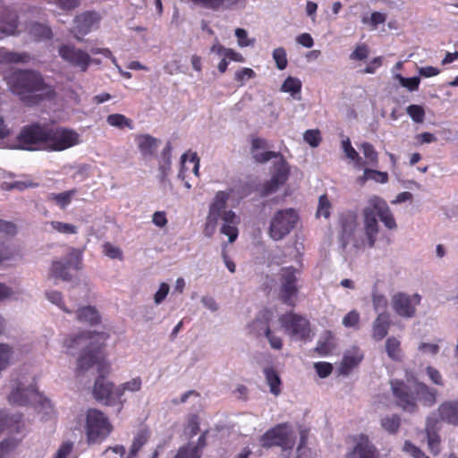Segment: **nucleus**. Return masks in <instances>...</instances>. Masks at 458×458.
Returning a JSON list of instances; mask_svg holds the SVG:
<instances>
[{
	"mask_svg": "<svg viewBox=\"0 0 458 458\" xmlns=\"http://www.w3.org/2000/svg\"><path fill=\"white\" fill-rule=\"evenodd\" d=\"M109 335L106 332L84 330L68 336L64 345L67 350L85 346L77 360L78 374L84 373L94 365L97 366L98 377L92 390L94 398L108 406L117 403L123 405L119 395L115 394L116 387L106 379L111 371V365L106 361L105 353L106 341Z\"/></svg>",
	"mask_w": 458,
	"mask_h": 458,
	"instance_id": "obj_1",
	"label": "nucleus"
},
{
	"mask_svg": "<svg viewBox=\"0 0 458 458\" xmlns=\"http://www.w3.org/2000/svg\"><path fill=\"white\" fill-rule=\"evenodd\" d=\"M7 84L12 92L30 106L55 95V89L45 82L42 74L31 69L14 71L8 76Z\"/></svg>",
	"mask_w": 458,
	"mask_h": 458,
	"instance_id": "obj_2",
	"label": "nucleus"
},
{
	"mask_svg": "<svg viewBox=\"0 0 458 458\" xmlns=\"http://www.w3.org/2000/svg\"><path fill=\"white\" fill-rule=\"evenodd\" d=\"M364 233L369 248H373L379 232L377 218L388 229L396 228L394 217L386 201L377 195L369 198L367 206L362 210Z\"/></svg>",
	"mask_w": 458,
	"mask_h": 458,
	"instance_id": "obj_3",
	"label": "nucleus"
},
{
	"mask_svg": "<svg viewBox=\"0 0 458 458\" xmlns=\"http://www.w3.org/2000/svg\"><path fill=\"white\" fill-rule=\"evenodd\" d=\"M259 444L266 449L277 446L282 451H292L296 444V435L289 422L278 423L259 437Z\"/></svg>",
	"mask_w": 458,
	"mask_h": 458,
	"instance_id": "obj_4",
	"label": "nucleus"
},
{
	"mask_svg": "<svg viewBox=\"0 0 458 458\" xmlns=\"http://www.w3.org/2000/svg\"><path fill=\"white\" fill-rule=\"evenodd\" d=\"M45 149L61 152L81 143L80 134L73 129L64 126H50L47 123Z\"/></svg>",
	"mask_w": 458,
	"mask_h": 458,
	"instance_id": "obj_5",
	"label": "nucleus"
},
{
	"mask_svg": "<svg viewBox=\"0 0 458 458\" xmlns=\"http://www.w3.org/2000/svg\"><path fill=\"white\" fill-rule=\"evenodd\" d=\"M86 437L89 444L101 443L112 432L108 418L98 409H89L86 415Z\"/></svg>",
	"mask_w": 458,
	"mask_h": 458,
	"instance_id": "obj_6",
	"label": "nucleus"
},
{
	"mask_svg": "<svg viewBox=\"0 0 458 458\" xmlns=\"http://www.w3.org/2000/svg\"><path fill=\"white\" fill-rule=\"evenodd\" d=\"M299 221V215L293 208L278 210L270 221L268 234L274 241H280L288 235Z\"/></svg>",
	"mask_w": 458,
	"mask_h": 458,
	"instance_id": "obj_7",
	"label": "nucleus"
},
{
	"mask_svg": "<svg viewBox=\"0 0 458 458\" xmlns=\"http://www.w3.org/2000/svg\"><path fill=\"white\" fill-rule=\"evenodd\" d=\"M298 275L300 271L293 266L282 267L278 273V299L284 304L294 307L299 293Z\"/></svg>",
	"mask_w": 458,
	"mask_h": 458,
	"instance_id": "obj_8",
	"label": "nucleus"
},
{
	"mask_svg": "<svg viewBox=\"0 0 458 458\" xmlns=\"http://www.w3.org/2000/svg\"><path fill=\"white\" fill-rule=\"evenodd\" d=\"M47 123L38 122L23 126L16 137V142L21 149L36 150L39 146L46 147Z\"/></svg>",
	"mask_w": 458,
	"mask_h": 458,
	"instance_id": "obj_9",
	"label": "nucleus"
},
{
	"mask_svg": "<svg viewBox=\"0 0 458 458\" xmlns=\"http://www.w3.org/2000/svg\"><path fill=\"white\" fill-rule=\"evenodd\" d=\"M393 396L395 399V404L404 411L415 413L419 410L416 403L415 384L411 386L405 384L403 380L393 379L390 382Z\"/></svg>",
	"mask_w": 458,
	"mask_h": 458,
	"instance_id": "obj_10",
	"label": "nucleus"
},
{
	"mask_svg": "<svg viewBox=\"0 0 458 458\" xmlns=\"http://www.w3.org/2000/svg\"><path fill=\"white\" fill-rule=\"evenodd\" d=\"M338 224L340 227L338 240L342 248L345 249L349 244H352L355 248H358L360 243L355 237V233L358 229L356 213L352 210L341 213L339 215Z\"/></svg>",
	"mask_w": 458,
	"mask_h": 458,
	"instance_id": "obj_11",
	"label": "nucleus"
},
{
	"mask_svg": "<svg viewBox=\"0 0 458 458\" xmlns=\"http://www.w3.org/2000/svg\"><path fill=\"white\" fill-rule=\"evenodd\" d=\"M279 322L285 332L291 336L303 341L310 338V324L304 317L289 312L280 316Z\"/></svg>",
	"mask_w": 458,
	"mask_h": 458,
	"instance_id": "obj_12",
	"label": "nucleus"
},
{
	"mask_svg": "<svg viewBox=\"0 0 458 458\" xmlns=\"http://www.w3.org/2000/svg\"><path fill=\"white\" fill-rule=\"evenodd\" d=\"M41 399L42 396L36 387L34 378H32L31 382L27 386L21 380L14 381L13 390L9 394V402L18 405L41 402Z\"/></svg>",
	"mask_w": 458,
	"mask_h": 458,
	"instance_id": "obj_13",
	"label": "nucleus"
},
{
	"mask_svg": "<svg viewBox=\"0 0 458 458\" xmlns=\"http://www.w3.org/2000/svg\"><path fill=\"white\" fill-rule=\"evenodd\" d=\"M81 252L78 250L72 248L65 256L64 261H53L50 274L55 278H60L63 281H70L72 279L70 270H79L81 268Z\"/></svg>",
	"mask_w": 458,
	"mask_h": 458,
	"instance_id": "obj_14",
	"label": "nucleus"
},
{
	"mask_svg": "<svg viewBox=\"0 0 458 458\" xmlns=\"http://www.w3.org/2000/svg\"><path fill=\"white\" fill-rule=\"evenodd\" d=\"M58 54L64 62L80 68L83 72H87L92 63V59L87 52L75 47L72 44H62L58 47Z\"/></svg>",
	"mask_w": 458,
	"mask_h": 458,
	"instance_id": "obj_15",
	"label": "nucleus"
},
{
	"mask_svg": "<svg viewBox=\"0 0 458 458\" xmlns=\"http://www.w3.org/2000/svg\"><path fill=\"white\" fill-rule=\"evenodd\" d=\"M421 297L418 293L410 296L404 293H397L392 298V306L397 315L402 318H413L416 306L420 303Z\"/></svg>",
	"mask_w": 458,
	"mask_h": 458,
	"instance_id": "obj_16",
	"label": "nucleus"
},
{
	"mask_svg": "<svg viewBox=\"0 0 458 458\" xmlns=\"http://www.w3.org/2000/svg\"><path fill=\"white\" fill-rule=\"evenodd\" d=\"M353 442L355 445L346 458H378V452L367 435L353 437Z\"/></svg>",
	"mask_w": 458,
	"mask_h": 458,
	"instance_id": "obj_17",
	"label": "nucleus"
},
{
	"mask_svg": "<svg viewBox=\"0 0 458 458\" xmlns=\"http://www.w3.org/2000/svg\"><path fill=\"white\" fill-rule=\"evenodd\" d=\"M99 21L100 16L98 13L85 12L75 17L72 32L78 40H81V36L88 34Z\"/></svg>",
	"mask_w": 458,
	"mask_h": 458,
	"instance_id": "obj_18",
	"label": "nucleus"
},
{
	"mask_svg": "<svg viewBox=\"0 0 458 458\" xmlns=\"http://www.w3.org/2000/svg\"><path fill=\"white\" fill-rule=\"evenodd\" d=\"M274 317V313L269 309H264L259 312L255 319L250 324V329L257 337L265 335L267 327H270L269 324Z\"/></svg>",
	"mask_w": 458,
	"mask_h": 458,
	"instance_id": "obj_19",
	"label": "nucleus"
},
{
	"mask_svg": "<svg viewBox=\"0 0 458 458\" xmlns=\"http://www.w3.org/2000/svg\"><path fill=\"white\" fill-rule=\"evenodd\" d=\"M288 176L289 171L287 169L284 167L276 169L271 179L263 184L260 195L266 197L276 192L281 185L285 183L288 180Z\"/></svg>",
	"mask_w": 458,
	"mask_h": 458,
	"instance_id": "obj_20",
	"label": "nucleus"
},
{
	"mask_svg": "<svg viewBox=\"0 0 458 458\" xmlns=\"http://www.w3.org/2000/svg\"><path fill=\"white\" fill-rule=\"evenodd\" d=\"M416 403L425 407H432L437 403V390L423 382H415Z\"/></svg>",
	"mask_w": 458,
	"mask_h": 458,
	"instance_id": "obj_21",
	"label": "nucleus"
},
{
	"mask_svg": "<svg viewBox=\"0 0 458 458\" xmlns=\"http://www.w3.org/2000/svg\"><path fill=\"white\" fill-rule=\"evenodd\" d=\"M363 360V354L359 348L354 347L348 350L343 357L339 367V373L342 375H349L351 371L356 368Z\"/></svg>",
	"mask_w": 458,
	"mask_h": 458,
	"instance_id": "obj_22",
	"label": "nucleus"
},
{
	"mask_svg": "<svg viewBox=\"0 0 458 458\" xmlns=\"http://www.w3.org/2000/svg\"><path fill=\"white\" fill-rule=\"evenodd\" d=\"M75 313L76 320L79 323L86 324L90 327L98 326L101 323V315L95 306L88 305L81 307Z\"/></svg>",
	"mask_w": 458,
	"mask_h": 458,
	"instance_id": "obj_23",
	"label": "nucleus"
},
{
	"mask_svg": "<svg viewBox=\"0 0 458 458\" xmlns=\"http://www.w3.org/2000/svg\"><path fill=\"white\" fill-rule=\"evenodd\" d=\"M438 414L443 421L458 426V400L443 402L438 406Z\"/></svg>",
	"mask_w": 458,
	"mask_h": 458,
	"instance_id": "obj_24",
	"label": "nucleus"
},
{
	"mask_svg": "<svg viewBox=\"0 0 458 458\" xmlns=\"http://www.w3.org/2000/svg\"><path fill=\"white\" fill-rule=\"evenodd\" d=\"M391 325L390 316L386 312L377 315L372 325V337L376 341H381L387 334Z\"/></svg>",
	"mask_w": 458,
	"mask_h": 458,
	"instance_id": "obj_25",
	"label": "nucleus"
},
{
	"mask_svg": "<svg viewBox=\"0 0 458 458\" xmlns=\"http://www.w3.org/2000/svg\"><path fill=\"white\" fill-rule=\"evenodd\" d=\"M138 148L144 157L152 156L157 148L158 140L149 134H141L135 137Z\"/></svg>",
	"mask_w": 458,
	"mask_h": 458,
	"instance_id": "obj_26",
	"label": "nucleus"
},
{
	"mask_svg": "<svg viewBox=\"0 0 458 458\" xmlns=\"http://www.w3.org/2000/svg\"><path fill=\"white\" fill-rule=\"evenodd\" d=\"M6 17L0 21V33L5 35H14L18 27V15L14 11L5 9Z\"/></svg>",
	"mask_w": 458,
	"mask_h": 458,
	"instance_id": "obj_27",
	"label": "nucleus"
},
{
	"mask_svg": "<svg viewBox=\"0 0 458 458\" xmlns=\"http://www.w3.org/2000/svg\"><path fill=\"white\" fill-rule=\"evenodd\" d=\"M263 372L270 392L276 396L279 395L281 394L282 381L276 370L273 367H267Z\"/></svg>",
	"mask_w": 458,
	"mask_h": 458,
	"instance_id": "obj_28",
	"label": "nucleus"
},
{
	"mask_svg": "<svg viewBox=\"0 0 458 458\" xmlns=\"http://www.w3.org/2000/svg\"><path fill=\"white\" fill-rule=\"evenodd\" d=\"M231 198L230 192L219 191L216 193L213 202L209 208V214L220 216L222 211L225 208L226 201Z\"/></svg>",
	"mask_w": 458,
	"mask_h": 458,
	"instance_id": "obj_29",
	"label": "nucleus"
},
{
	"mask_svg": "<svg viewBox=\"0 0 458 458\" xmlns=\"http://www.w3.org/2000/svg\"><path fill=\"white\" fill-rule=\"evenodd\" d=\"M335 349L334 335L331 331H326L323 336L318 340L315 352L319 356H327Z\"/></svg>",
	"mask_w": 458,
	"mask_h": 458,
	"instance_id": "obj_30",
	"label": "nucleus"
},
{
	"mask_svg": "<svg viewBox=\"0 0 458 458\" xmlns=\"http://www.w3.org/2000/svg\"><path fill=\"white\" fill-rule=\"evenodd\" d=\"M29 34L37 41L51 39L53 37L52 30L44 24L34 22L28 29Z\"/></svg>",
	"mask_w": 458,
	"mask_h": 458,
	"instance_id": "obj_31",
	"label": "nucleus"
},
{
	"mask_svg": "<svg viewBox=\"0 0 458 458\" xmlns=\"http://www.w3.org/2000/svg\"><path fill=\"white\" fill-rule=\"evenodd\" d=\"M425 432L429 451L434 455L439 454L441 438L438 433L435 431L433 426L429 425V421L427 422Z\"/></svg>",
	"mask_w": 458,
	"mask_h": 458,
	"instance_id": "obj_32",
	"label": "nucleus"
},
{
	"mask_svg": "<svg viewBox=\"0 0 458 458\" xmlns=\"http://www.w3.org/2000/svg\"><path fill=\"white\" fill-rule=\"evenodd\" d=\"M30 55L27 53H18L0 48V62L4 64L27 63Z\"/></svg>",
	"mask_w": 458,
	"mask_h": 458,
	"instance_id": "obj_33",
	"label": "nucleus"
},
{
	"mask_svg": "<svg viewBox=\"0 0 458 458\" xmlns=\"http://www.w3.org/2000/svg\"><path fill=\"white\" fill-rule=\"evenodd\" d=\"M106 123L112 126L118 128L120 130H123L128 128L130 130L133 129V122L131 119L126 117L122 114H112L106 117Z\"/></svg>",
	"mask_w": 458,
	"mask_h": 458,
	"instance_id": "obj_34",
	"label": "nucleus"
},
{
	"mask_svg": "<svg viewBox=\"0 0 458 458\" xmlns=\"http://www.w3.org/2000/svg\"><path fill=\"white\" fill-rule=\"evenodd\" d=\"M231 198L240 201L250 196L253 191L251 184L248 182H239L228 189Z\"/></svg>",
	"mask_w": 458,
	"mask_h": 458,
	"instance_id": "obj_35",
	"label": "nucleus"
},
{
	"mask_svg": "<svg viewBox=\"0 0 458 458\" xmlns=\"http://www.w3.org/2000/svg\"><path fill=\"white\" fill-rule=\"evenodd\" d=\"M386 351L388 357L394 361L402 359V349L400 341L394 336L388 337L386 341Z\"/></svg>",
	"mask_w": 458,
	"mask_h": 458,
	"instance_id": "obj_36",
	"label": "nucleus"
},
{
	"mask_svg": "<svg viewBox=\"0 0 458 458\" xmlns=\"http://www.w3.org/2000/svg\"><path fill=\"white\" fill-rule=\"evenodd\" d=\"M76 192L77 191L72 189L61 193H50L47 199L55 201L61 208L64 209L72 202Z\"/></svg>",
	"mask_w": 458,
	"mask_h": 458,
	"instance_id": "obj_37",
	"label": "nucleus"
},
{
	"mask_svg": "<svg viewBox=\"0 0 458 458\" xmlns=\"http://www.w3.org/2000/svg\"><path fill=\"white\" fill-rule=\"evenodd\" d=\"M360 149L362 151L365 158L366 164L370 165L372 166H377L378 165V154L376 151L374 146L369 142H363L360 146Z\"/></svg>",
	"mask_w": 458,
	"mask_h": 458,
	"instance_id": "obj_38",
	"label": "nucleus"
},
{
	"mask_svg": "<svg viewBox=\"0 0 458 458\" xmlns=\"http://www.w3.org/2000/svg\"><path fill=\"white\" fill-rule=\"evenodd\" d=\"M401 425V418L397 414L386 416L381 420L382 428L390 434H394L398 431Z\"/></svg>",
	"mask_w": 458,
	"mask_h": 458,
	"instance_id": "obj_39",
	"label": "nucleus"
},
{
	"mask_svg": "<svg viewBox=\"0 0 458 458\" xmlns=\"http://www.w3.org/2000/svg\"><path fill=\"white\" fill-rule=\"evenodd\" d=\"M332 204L327 194H322L318 198V208L316 212V216L320 217L323 216L326 219H328L331 216Z\"/></svg>",
	"mask_w": 458,
	"mask_h": 458,
	"instance_id": "obj_40",
	"label": "nucleus"
},
{
	"mask_svg": "<svg viewBox=\"0 0 458 458\" xmlns=\"http://www.w3.org/2000/svg\"><path fill=\"white\" fill-rule=\"evenodd\" d=\"M141 387V379L140 377H134L131 380L125 382L124 384L117 386L115 388V394L119 395L121 399L124 394L125 391L136 392L139 391Z\"/></svg>",
	"mask_w": 458,
	"mask_h": 458,
	"instance_id": "obj_41",
	"label": "nucleus"
},
{
	"mask_svg": "<svg viewBox=\"0 0 458 458\" xmlns=\"http://www.w3.org/2000/svg\"><path fill=\"white\" fill-rule=\"evenodd\" d=\"M201 454L198 445H186L179 448L174 458H200Z\"/></svg>",
	"mask_w": 458,
	"mask_h": 458,
	"instance_id": "obj_42",
	"label": "nucleus"
},
{
	"mask_svg": "<svg viewBox=\"0 0 458 458\" xmlns=\"http://www.w3.org/2000/svg\"><path fill=\"white\" fill-rule=\"evenodd\" d=\"M148 442V436L145 432L138 433L133 438L132 445L131 446L129 455L127 458L135 457L141 447Z\"/></svg>",
	"mask_w": 458,
	"mask_h": 458,
	"instance_id": "obj_43",
	"label": "nucleus"
},
{
	"mask_svg": "<svg viewBox=\"0 0 458 458\" xmlns=\"http://www.w3.org/2000/svg\"><path fill=\"white\" fill-rule=\"evenodd\" d=\"M342 148L344 152L345 153L346 157L353 161H356V165L358 167H360L363 164L361 163V158L359 156L358 152L355 150V148L352 146L351 140L349 138H346L345 140H343L342 141Z\"/></svg>",
	"mask_w": 458,
	"mask_h": 458,
	"instance_id": "obj_44",
	"label": "nucleus"
},
{
	"mask_svg": "<svg viewBox=\"0 0 458 458\" xmlns=\"http://www.w3.org/2000/svg\"><path fill=\"white\" fill-rule=\"evenodd\" d=\"M281 89L284 92H290L293 95L300 93L301 89V82L299 79L289 76L284 81Z\"/></svg>",
	"mask_w": 458,
	"mask_h": 458,
	"instance_id": "obj_45",
	"label": "nucleus"
},
{
	"mask_svg": "<svg viewBox=\"0 0 458 458\" xmlns=\"http://www.w3.org/2000/svg\"><path fill=\"white\" fill-rule=\"evenodd\" d=\"M13 353L11 346L0 343V372L8 367Z\"/></svg>",
	"mask_w": 458,
	"mask_h": 458,
	"instance_id": "obj_46",
	"label": "nucleus"
},
{
	"mask_svg": "<svg viewBox=\"0 0 458 458\" xmlns=\"http://www.w3.org/2000/svg\"><path fill=\"white\" fill-rule=\"evenodd\" d=\"M406 112L414 123H421L424 122L425 110L421 106L410 105L407 106Z\"/></svg>",
	"mask_w": 458,
	"mask_h": 458,
	"instance_id": "obj_47",
	"label": "nucleus"
},
{
	"mask_svg": "<svg viewBox=\"0 0 458 458\" xmlns=\"http://www.w3.org/2000/svg\"><path fill=\"white\" fill-rule=\"evenodd\" d=\"M396 79L399 81L400 84L406 88L409 91H416L419 89L420 79L419 77H411V78H405L403 77L401 74H396Z\"/></svg>",
	"mask_w": 458,
	"mask_h": 458,
	"instance_id": "obj_48",
	"label": "nucleus"
},
{
	"mask_svg": "<svg viewBox=\"0 0 458 458\" xmlns=\"http://www.w3.org/2000/svg\"><path fill=\"white\" fill-rule=\"evenodd\" d=\"M273 59L276 62V67L279 70H284L287 66V55L284 47H277L273 51Z\"/></svg>",
	"mask_w": 458,
	"mask_h": 458,
	"instance_id": "obj_49",
	"label": "nucleus"
},
{
	"mask_svg": "<svg viewBox=\"0 0 458 458\" xmlns=\"http://www.w3.org/2000/svg\"><path fill=\"white\" fill-rule=\"evenodd\" d=\"M403 451L409 454L412 458H430L410 440L404 442Z\"/></svg>",
	"mask_w": 458,
	"mask_h": 458,
	"instance_id": "obj_50",
	"label": "nucleus"
},
{
	"mask_svg": "<svg viewBox=\"0 0 458 458\" xmlns=\"http://www.w3.org/2000/svg\"><path fill=\"white\" fill-rule=\"evenodd\" d=\"M52 228L60 233L75 234L77 233V227L72 224L63 223L59 221H52L50 223Z\"/></svg>",
	"mask_w": 458,
	"mask_h": 458,
	"instance_id": "obj_51",
	"label": "nucleus"
},
{
	"mask_svg": "<svg viewBox=\"0 0 458 458\" xmlns=\"http://www.w3.org/2000/svg\"><path fill=\"white\" fill-rule=\"evenodd\" d=\"M19 445V442L14 438H5L0 442V458L5 456Z\"/></svg>",
	"mask_w": 458,
	"mask_h": 458,
	"instance_id": "obj_52",
	"label": "nucleus"
},
{
	"mask_svg": "<svg viewBox=\"0 0 458 458\" xmlns=\"http://www.w3.org/2000/svg\"><path fill=\"white\" fill-rule=\"evenodd\" d=\"M304 140L311 147L316 148L321 142V135L318 130H308L303 135Z\"/></svg>",
	"mask_w": 458,
	"mask_h": 458,
	"instance_id": "obj_53",
	"label": "nucleus"
},
{
	"mask_svg": "<svg viewBox=\"0 0 458 458\" xmlns=\"http://www.w3.org/2000/svg\"><path fill=\"white\" fill-rule=\"evenodd\" d=\"M47 299L54 304L57 305L61 310L66 313H72V310L67 309L64 302L62 293L57 291H50L47 293Z\"/></svg>",
	"mask_w": 458,
	"mask_h": 458,
	"instance_id": "obj_54",
	"label": "nucleus"
},
{
	"mask_svg": "<svg viewBox=\"0 0 458 458\" xmlns=\"http://www.w3.org/2000/svg\"><path fill=\"white\" fill-rule=\"evenodd\" d=\"M272 349L281 350L283 348L282 338L276 335L270 327H267V333L265 334Z\"/></svg>",
	"mask_w": 458,
	"mask_h": 458,
	"instance_id": "obj_55",
	"label": "nucleus"
},
{
	"mask_svg": "<svg viewBox=\"0 0 458 458\" xmlns=\"http://www.w3.org/2000/svg\"><path fill=\"white\" fill-rule=\"evenodd\" d=\"M314 368L316 369L317 374L321 378L328 377L333 371L332 364L325 361H318L314 363Z\"/></svg>",
	"mask_w": 458,
	"mask_h": 458,
	"instance_id": "obj_56",
	"label": "nucleus"
},
{
	"mask_svg": "<svg viewBox=\"0 0 458 458\" xmlns=\"http://www.w3.org/2000/svg\"><path fill=\"white\" fill-rule=\"evenodd\" d=\"M359 322H360V314L355 310L348 312L343 318V325L345 327H357Z\"/></svg>",
	"mask_w": 458,
	"mask_h": 458,
	"instance_id": "obj_57",
	"label": "nucleus"
},
{
	"mask_svg": "<svg viewBox=\"0 0 458 458\" xmlns=\"http://www.w3.org/2000/svg\"><path fill=\"white\" fill-rule=\"evenodd\" d=\"M235 36L237 38L238 45L241 47H249L254 44V39L248 38V33L244 29L237 28L235 30Z\"/></svg>",
	"mask_w": 458,
	"mask_h": 458,
	"instance_id": "obj_58",
	"label": "nucleus"
},
{
	"mask_svg": "<svg viewBox=\"0 0 458 458\" xmlns=\"http://www.w3.org/2000/svg\"><path fill=\"white\" fill-rule=\"evenodd\" d=\"M218 216L210 215L207 216V221L204 227V233L208 237H211L216 231Z\"/></svg>",
	"mask_w": 458,
	"mask_h": 458,
	"instance_id": "obj_59",
	"label": "nucleus"
},
{
	"mask_svg": "<svg viewBox=\"0 0 458 458\" xmlns=\"http://www.w3.org/2000/svg\"><path fill=\"white\" fill-rule=\"evenodd\" d=\"M369 174L370 180L379 182V183H386L388 182V174L386 172H381L378 170H374L370 168H366V174Z\"/></svg>",
	"mask_w": 458,
	"mask_h": 458,
	"instance_id": "obj_60",
	"label": "nucleus"
},
{
	"mask_svg": "<svg viewBox=\"0 0 458 458\" xmlns=\"http://www.w3.org/2000/svg\"><path fill=\"white\" fill-rule=\"evenodd\" d=\"M104 248V253L111 258V259H123V251L120 248L115 247L112 245L109 242H106L103 246Z\"/></svg>",
	"mask_w": 458,
	"mask_h": 458,
	"instance_id": "obj_61",
	"label": "nucleus"
},
{
	"mask_svg": "<svg viewBox=\"0 0 458 458\" xmlns=\"http://www.w3.org/2000/svg\"><path fill=\"white\" fill-rule=\"evenodd\" d=\"M237 225L224 224L221 227V233L228 236L230 242H233L238 237Z\"/></svg>",
	"mask_w": 458,
	"mask_h": 458,
	"instance_id": "obj_62",
	"label": "nucleus"
},
{
	"mask_svg": "<svg viewBox=\"0 0 458 458\" xmlns=\"http://www.w3.org/2000/svg\"><path fill=\"white\" fill-rule=\"evenodd\" d=\"M73 449V444L72 442H64L58 448L54 458H68Z\"/></svg>",
	"mask_w": 458,
	"mask_h": 458,
	"instance_id": "obj_63",
	"label": "nucleus"
},
{
	"mask_svg": "<svg viewBox=\"0 0 458 458\" xmlns=\"http://www.w3.org/2000/svg\"><path fill=\"white\" fill-rule=\"evenodd\" d=\"M369 55V48L368 47L363 45H359L356 47L354 51L351 54V59L352 60H364Z\"/></svg>",
	"mask_w": 458,
	"mask_h": 458,
	"instance_id": "obj_64",
	"label": "nucleus"
}]
</instances>
